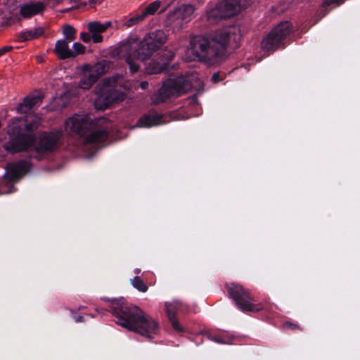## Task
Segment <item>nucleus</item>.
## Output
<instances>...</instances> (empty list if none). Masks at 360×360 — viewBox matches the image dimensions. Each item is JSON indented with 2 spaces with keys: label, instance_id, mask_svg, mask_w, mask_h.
Wrapping results in <instances>:
<instances>
[{
  "label": "nucleus",
  "instance_id": "f257e3e1",
  "mask_svg": "<svg viewBox=\"0 0 360 360\" xmlns=\"http://www.w3.org/2000/svg\"><path fill=\"white\" fill-rule=\"evenodd\" d=\"M237 32V27L231 26L213 34L193 37L186 52V60L204 61L210 65L221 63L227 57L228 46L239 39V36H233Z\"/></svg>",
  "mask_w": 360,
  "mask_h": 360
},
{
  "label": "nucleus",
  "instance_id": "f03ea898",
  "mask_svg": "<svg viewBox=\"0 0 360 360\" xmlns=\"http://www.w3.org/2000/svg\"><path fill=\"white\" fill-rule=\"evenodd\" d=\"M110 308L121 326L148 338L158 334V323L138 307L129 305L121 299L112 300Z\"/></svg>",
  "mask_w": 360,
  "mask_h": 360
},
{
  "label": "nucleus",
  "instance_id": "7ed1b4c3",
  "mask_svg": "<svg viewBox=\"0 0 360 360\" xmlns=\"http://www.w3.org/2000/svg\"><path fill=\"white\" fill-rule=\"evenodd\" d=\"M20 129L15 122L8 126V134L9 141L4 145L5 149L11 153H16L22 150H36L38 153H43L53 150L57 145L59 139V133L44 134L40 136L39 141L32 135L20 134Z\"/></svg>",
  "mask_w": 360,
  "mask_h": 360
},
{
  "label": "nucleus",
  "instance_id": "20e7f679",
  "mask_svg": "<svg viewBox=\"0 0 360 360\" xmlns=\"http://www.w3.org/2000/svg\"><path fill=\"white\" fill-rule=\"evenodd\" d=\"M195 78H197V76L192 74L167 79L163 83L157 94L152 96V101L158 104L165 102L169 98L180 96L193 87V80Z\"/></svg>",
  "mask_w": 360,
  "mask_h": 360
},
{
  "label": "nucleus",
  "instance_id": "39448f33",
  "mask_svg": "<svg viewBox=\"0 0 360 360\" xmlns=\"http://www.w3.org/2000/svg\"><path fill=\"white\" fill-rule=\"evenodd\" d=\"M228 292L236 306L243 312H257L264 309L262 304L254 303L249 291L238 284L231 283L228 287Z\"/></svg>",
  "mask_w": 360,
  "mask_h": 360
},
{
  "label": "nucleus",
  "instance_id": "423d86ee",
  "mask_svg": "<svg viewBox=\"0 0 360 360\" xmlns=\"http://www.w3.org/2000/svg\"><path fill=\"white\" fill-rule=\"evenodd\" d=\"M290 32V23L287 21L279 23L261 42V49L264 52L276 51L282 44L283 39Z\"/></svg>",
  "mask_w": 360,
  "mask_h": 360
},
{
  "label": "nucleus",
  "instance_id": "0eeeda50",
  "mask_svg": "<svg viewBox=\"0 0 360 360\" xmlns=\"http://www.w3.org/2000/svg\"><path fill=\"white\" fill-rule=\"evenodd\" d=\"M143 40L139 41L136 38H131L121 46V53H126L124 55L125 60L129 66L130 71L133 73L136 72L139 69V65L134 60V58L141 61H144L148 58L142 59L139 57V53L147 52V46L143 49Z\"/></svg>",
  "mask_w": 360,
  "mask_h": 360
},
{
  "label": "nucleus",
  "instance_id": "6e6552de",
  "mask_svg": "<svg viewBox=\"0 0 360 360\" xmlns=\"http://www.w3.org/2000/svg\"><path fill=\"white\" fill-rule=\"evenodd\" d=\"M109 68L107 61H102L94 65H84L81 68V79L79 86L82 89H89Z\"/></svg>",
  "mask_w": 360,
  "mask_h": 360
},
{
  "label": "nucleus",
  "instance_id": "1a4fd4ad",
  "mask_svg": "<svg viewBox=\"0 0 360 360\" xmlns=\"http://www.w3.org/2000/svg\"><path fill=\"white\" fill-rule=\"evenodd\" d=\"M195 7L191 4H184L177 7L167 17V22L174 30H179L185 23L191 20L194 16Z\"/></svg>",
  "mask_w": 360,
  "mask_h": 360
},
{
  "label": "nucleus",
  "instance_id": "9d476101",
  "mask_svg": "<svg viewBox=\"0 0 360 360\" xmlns=\"http://www.w3.org/2000/svg\"><path fill=\"white\" fill-rule=\"evenodd\" d=\"M94 122L86 115H75L65 122V130L70 135L84 134L89 129L93 128Z\"/></svg>",
  "mask_w": 360,
  "mask_h": 360
},
{
  "label": "nucleus",
  "instance_id": "9b49d317",
  "mask_svg": "<svg viewBox=\"0 0 360 360\" xmlns=\"http://www.w3.org/2000/svg\"><path fill=\"white\" fill-rule=\"evenodd\" d=\"M167 35L162 30H156L148 34L143 39L142 49L147 46V52L139 53L141 58H148L167 41Z\"/></svg>",
  "mask_w": 360,
  "mask_h": 360
},
{
  "label": "nucleus",
  "instance_id": "f8f14e48",
  "mask_svg": "<svg viewBox=\"0 0 360 360\" xmlns=\"http://www.w3.org/2000/svg\"><path fill=\"white\" fill-rule=\"evenodd\" d=\"M112 25L111 22L107 21L101 23L98 21H92L88 23L87 29L89 32L92 36V41L94 43H101L103 41V37L102 33L105 32L107 29Z\"/></svg>",
  "mask_w": 360,
  "mask_h": 360
},
{
  "label": "nucleus",
  "instance_id": "ddd939ff",
  "mask_svg": "<svg viewBox=\"0 0 360 360\" xmlns=\"http://www.w3.org/2000/svg\"><path fill=\"white\" fill-rule=\"evenodd\" d=\"M29 170V165L25 162L11 164L7 167L6 179L15 181L21 178Z\"/></svg>",
  "mask_w": 360,
  "mask_h": 360
},
{
  "label": "nucleus",
  "instance_id": "4468645a",
  "mask_svg": "<svg viewBox=\"0 0 360 360\" xmlns=\"http://www.w3.org/2000/svg\"><path fill=\"white\" fill-rule=\"evenodd\" d=\"M43 99L41 93H34L25 98L23 102L18 107V112L27 113L32 107L39 105Z\"/></svg>",
  "mask_w": 360,
  "mask_h": 360
},
{
  "label": "nucleus",
  "instance_id": "2eb2a0df",
  "mask_svg": "<svg viewBox=\"0 0 360 360\" xmlns=\"http://www.w3.org/2000/svg\"><path fill=\"white\" fill-rule=\"evenodd\" d=\"M164 117L162 115L156 113H150L141 117L137 125L141 127H150L164 124Z\"/></svg>",
  "mask_w": 360,
  "mask_h": 360
},
{
  "label": "nucleus",
  "instance_id": "dca6fc26",
  "mask_svg": "<svg viewBox=\"0 0 360 360\" xmlns=\"http://www.w3.org/2000/svg\"><path fill=\"white\" fill-rule=\"evenodd\" d=\"M220 3L226 18L237 14L243 8L240 0H223Z\"/></svg>",
  "mask_w": 360,
  "mask_h": 360
},
{
  "label": "nucleus",
  "instance_id": "f3484780",
  "mask_svg": "<svg viewBox=\"0 0 360 360\" xmlns=\"http://www.w3.org/2000/svg\"><path fill=\"white\" fill-rule=\"evenodd\" d=\"M44 8L45 5L41 2L28 3L20 7V14L24 18H30L41 13Z\"/></svg>",
  "mask_w": 360,
  "mask_h": 360
},
{
  "label": "nucleus",
  "instance_id": "a211bd4d",
  "mask_svg": "<svg viewBox=\"0 0 360 360\" xmlns=\"http://www.w3.org/2000/svg\"><path fill=\"white\" fill-rule=\"evenodd\" d=\"M69 43L70 41L64 39H60L56 41L54 48V53L60 59L65 60L68 58H72L73 53L69 47Z\"/></svg>",
  "mask_w": 360,
  "mask_h": 360
},
{
  "label": "nucleus",
  "instance_id": "6ab92c4d",
  "mask_svg": "<svg viewBox=\"0 0 360 360\" xmlns=\"http://www.w3.org/2000/svg\"><path fill=\"white\" fill-rule=\"evenodd\" d=\"M116 99L115 93L112 91L111 89H108L105 92H103L98 96L95 101V105L96 108L105 109Z\"/></svg>",
  "mask_w": 360,
  "mask_h": 360
},
{
  "label": "nucleus",
  "instance_id": "aec40b11",
  "mask_svg": "<svg viewBox=\"0 0 360 360\" xmlns=\"http://www.w3.org/2000/svg\"><path fill=\"white\" fill-rule=\"evenodd\" d=\"M179 307V303L178 302H166L165 303V310L167 314L168 319H169L173 328L176 331H181V327L178 321L175 318L176 312Z\"/></svg>",
  "mask_w": 360,
  "mask_h": 360
},
{
  "label": "nucleus",
  "instance_id": "412c9836",
  "mask_svg": "<svg viewBox=\"0 0 360 360\" xmlns=\"http://www.w3.org/2000/svg\"><path fill=\"white\" fill-rule=\"evenodd\" d=\"M108 134L104 129L94 131L86 137L85 143L98 145L103 143L107 140Z\"/></svg>",
  "mask_w": 360,
  "mask_h": 360
},
{
  "label": "nucleus",
  "instance_id": "4be33fe9",
  "mask_svg": "<svg viewBox=\"0 0 360 360\" xmlns=\"http://www.w3.org/2000/svg\"><path fill=\"white\" fill-rule=\"evenodd\" d=\"M206 16L207 21L211 24L217 23L221 19L226 18L223 12L220 2L216 4L214 7L208 10Z\"/></svg>",
  "mask_w": 360,
  "mask_h": 360
},
{
  "label": "nucleus",
  "instance_id": "5701e85b",
  "mask_svg": "<svg viewBox=\"0 0 360 360\" xmlns=\"http://www.w3.org/2000/svg\"><path fill=\"white\" fill-rule=\"evenodd\" d=\"M44 34L43 27H36L25 30L19 34V40L21 41H30L38 38Z\"/></svg>",
  "mask_w": 360,
  "mask_h": 360
},
{
  "label": "nucleus",
  "instance_id": "b1692460",
  "mask_svg": "<svg viewBox=\"0 0 360 360\" xmlns=\"http://www.w3.org/2000/svg\"><path fill=\"white\" fill-rule=\"evenodd\" d=\"M167 63L168 60H161L158 63L153 60L147 65L146 72L148 75L160 73L166 68Z\"/></svg>",
  "mask_w": 360,
  "mask_h": 360
},
{
  "label": "nucleus",
  "instance_id": "393cba45",
  "mask_svg": "<svg viewBox=\"0 0 360 360\" xmlns=\"http://www.w3.org/2000/svg\"><path fill=\"white\" fill-rule=\"evenodd\" d=\"M76 30L72 26L65 25L63 27V34L65 38L64 40L70 42L74 41L76 38Z\"/></svg>",
  "mask_w": 360,
  "mask_h": 360
},
{
  "label": "nucleus",
  "instance_id": "a878e982",
  "mask_svg": "<svg viewBox=\"0 0 360 360\" xmlns=\"http://www.w3.org/2000/svg\"><path fill=\"white\" fill-rule=\"evenodd\" d=\"M161 6V1H155L152 3H150L144 11L142 12L143 15H144V17L146 18L148 15H154L157 11L160 8Z\"/></svg>",
  "mask_w": 360,
  "mask_h": 360
},
{
  "label": "nucleus",
  "instance_id": "bb28decb",
  "mask_svg": "<svg viewBox=\"0 0 360 360\" xmlns=\"http://www.w3.org/2000/svg\"><path fill=\"white\" fill-rule=\"evenodd\" d=\"M131 283L132 285L136 288L138 290L145 292L148 290L147 285L141 279L139 276H135L131 281Z\"/></svg>",
  "mask_w": 360,
  "mask_h": 360
},
{
  "label": "nucleus",
  "instance_id": "cd10ccee",
  "mask_svg": "<svg viewBox=\"0 0 360 360\" xmlns=\"http://www.w3.org/2000/svg\"><path fill=\"white\" fill-rule=\"evenodd\" d=\"M145 19L144 15L143 13L137 14L129 19H127L124 22V25L130 27L131 26H134L140 22L143 21Z\"/></svg>",
  "mask_w": 360,
  "mask_h": 360
},
{
  "label": "nucleus",
  "instance_id": "c85d7f7f",
  "mask_svg": "<svg viewBox=\"0 0 360 360\" xmlns=\"http://www.w3.org/2000/svg\"><path fill=\"white\" fill-rule=\"evenodd\" d=\"M28 124L26 125V129L28 131L32 130L40 124V119L35 115H29L27 117Z\"/></svg>",
  "mask_w": 360,
  "mask_h": 360
},
{
  "label": "nucleus",
  "instance_id": "c756f323",
  "mask_svg": "<svg viewBox=\"0 0 360 360\" xmlns=\"http://www.w3.org/2000/svg\"><path fill=\"white\" fill-rule=\"evenodd\" d=\"M72 53H73L72 58H75L79 54H82L85 52L86 47L79 42H75L72 45Z\"/></svg>",
  "mask_w": 360,
  "mask_h": 360
},
{
  "label": "nucleus",
  "instance_id": "7c9ffc66",
  "mask_svg": "<svg viewBox=\"0 0 360 360\" xmlns=\"http://www.w3.org/2000/svg\"><path fill=\"white\" fill-rule=\"evenodd\" d=\"M80 39L84 43H89L92 40V36L89 32H82L80 33Z\"/></svg>",
  "mask_w": 360,
  "mask_h": 360
},
{
  "label": "nucleus",
  "instance_id": "2f4dec72",
  "mask_svg": "<svg viewBox=\"0 0 360 360\" xmlns=\"http://www.w3.org/2000/svg\"><path fill=\"white\" fill-rule=\"evenodd\" d=\"M224 79V76L221 75L219 72H215L212 76V81L214 83L222 81Z\"/></svg>",
  "mask_w": 360,
  "mask_h": 360
},
{
  "label": "nucleus",
  "instance_id": "473e14b6",
  "mask_svg": "<svg viewBox=\"0 0 360 360\" xmlns=\"http://www.w3.org/2000/svg\"><path fill=\"white\" fill-rule=\"evenodd\" d=\"M12 49H13V47L9 46H4V47L0 49V56H3L6 53L10 51L11 50H12Z\"/></svg>",
  "mask_w": 360,
  "mask_h": 360
},
{
  "label": "nucleus",
  "instance_id": "72a5a7b5",
  "mask_svg": "<svg viewBox=\"0 0 360 360\" xmlns=\"http://www.w3.org/2000/svg\"><path fill=\"white\" fill-rule=\"evenodd\" d=\"M210 340H213V341H214V342H219V343H226V342H224V341H223V340H220V339H219L218 337H217V336L210 335Z\"/></svg>",
  "mask_w": 360,
  "mask_h": 360
},
{
  "label": "nucleus",
  "instance_id": "f704fd0d",
  "mask_svg": "<svg viewBox=\"0 0 360 360\" xmlns=\"http://www.w3.org/2000/svg\"><path fill=\"white\" fill-rule=\"evenodd\" d=\"M140 86L143 89H146L148 86V82L146 81L141 82L140 84Z\"/></svg>",
  "mask_w": 360,
  "mask_h": 360
},
{
  "label": "nucleus",
  "instance_id": "c9c22d12",
  "mask_svg": "<svg viewBox=\"0 0 360 360\" xmlns=\"http://www.w3.org/2000/svg\"><path fill=\"white\" fill-rule=\"evenodd\" d=\"M339 0H326V4H333V3H336L338 2Z\"/></svg>",
  "mask_w": 360,
  "mask_h": 360
}]
</instances>
